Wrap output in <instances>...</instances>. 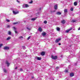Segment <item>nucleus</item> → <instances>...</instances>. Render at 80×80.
I'll list each match as a JSON object with an SVG mask.
<instances>
[{"label": "nucleus", "mask_w": 80, "mask_h": 80, "mask_svg": "<svg viewBox=\"0 0 80 80\" xmlns=\"http://www.w3.org/2000/svg\"><path fill=\"white\" fill-rule=\"evenodd\" d=\"M77 3H78V2H75L74 3V6H77Z\"/></svg>", "instance_id": "obj_15"}, {"label": "nucleus", "mask_w": 80, "mask_h": 80, "mask_svg": "<svg viewBox=\"0 0 80 80\" xmlns=\"http://www.w3.org/2000/svg\"><path fill=\"white\" fill-rule=\"evenodd\" d=\"M38 30L39 31V32H42V28L39 27L38 28Z\"/></svg>", "instance_id": "obj_10"}, {"label": "nucleus", "mask_w": 80, "mask_h": 80, "mask_svg": "<svg viewBox=\"0 0 80 80\" xmlns=\"http://www.w3.org/2000/svg\"><path fill=\"white\" fill-rule=\"evenodd\" d=\"M70 10H71V11H73V8H71Z\"/></svg>", "instance_id": "obj_28"}, {"label": "nucleus", "mask_w": 80, "mask_h": 80, "mask_svg": "<svg viewBox=\"0 0 80 80\" xmlns=\"http://www.w3.org/2000/svg\"><path fill=\"white\" fill-rule=\"evenodd\" d=\"M13 29H14L15 30L14 32H15V33H18V32H17V31H16V30H17V28H15L14 27H13Z\"/></svg>", "instance_id": "obj_6"}, {"label": "nucleus", "mask_w": 80, "mask_h": 80, "mask_svg": "<svg viewBox=\"0 0 80 80\" xmlns=\"http://www.w3.org/2000/svg\"><path fill=\"white\" fill-rule=\"evenodd\" d=\"M61 40V38H59L58 39H57L56 40L55 42L56 43H58L59 42V41Z\"/></svg>", "instance_id": "obj_4"}, {"label": "nucleus", "mask_w": 80, "mask_h": 80, "mask_svg": "<svg viewBox=\"0 0 80 80\" xmlns=\"http://www.w3.org/2000/svg\"><path fill=\"white\" fill-rule=\"evenodd\" d=\"M41 55H42V56H43V55H45V52H41Z\"/></svg>", "instance_id": "obj_17"}, {"label": "nucleus", "mask_w": 80, "mask_h": 80, "mask_svg": "<svg viewBox=\"0 0 80 80\" xmlns=\"http://www.w3.org/2000/svg\"><path fill=\"white\" fill-rule=\"evenodd\" d=\"M51 58L52 59L55 60L57 58V56H53V55H52Z\"/></svg>", "instance_id": "obj_1"}, {"label": "nucleus", "mask_w": 80, "mask_h": 80, "mask_svg": "<svg viewBox=\"0 0 80 80\" xmlns=\"http://www.w3.org/2000/svg\"><path fill=\"white\" fill-rule=\"evenodd\" d=\"M15 69H17V67H16L15 68Z\"/></svg>", "instance_id": "obj_43"}, {"label": "nucleus", "mask_w": 80, "mask_h": 80, "mask_svg": "<svg viewBox=\"0 0 80 80\" xmlns=\"http://www.w3.org/2000/svg\"><path fill=\"white\" fill-rule=\"evenodd\" d=\"M57 5H58L57 4H56L54 6V8L55 10H57Z\"/></svg>", "instance_id": "obj_11"}, {"label": "nucleus", "mask_w": 80, "mask_h": 80, "mask_svg": "<svg viewBox=\"0 0 80 80\" xmlns=\"http://www.w3.org/2000/svg\"><path fill=\"white\" fill-rule=\"evenodd\" d=\"M3 45L2 44H0V47H2V46Z\"/></svg>", "instance_id": "obj_40"}, {"label": "nucleus", "mask_w": 80, "mask_h": 80, "mask_svg": "<svg viewBox=\"0 0 80 80\" xmlns=\"http://www.w3.org/2000/svg\"><path fill=\"white\" fill-rule=\"evenodd\" d=\"M65 22H66V21H65V20H62L61 21V23H62V24H64L65 23Z\"/></svg>", "instance_id": "obj_8"}, {"label": "nucleus", "mask_w": 80, "mask_h": 80, "mask_svg": "<svg viewBox=\"0 0 80 80\" xmlns=\"http://www.w3.org/2000/svg\"><path fill=\"white\" fill-rule=\"evenodd\" d=\"M29 7V6L28 5L26 4V8H27V7Z\"/></svg>", "instance_id": "obj_25"}, {"label": "nucleus", "mask_w": 80, "mask_h": 80, "mask_svg": "<svg viewBox=\"0 0 80 80\" xmlns=\"http://www.w3.org/2000/svg\"><path fill=\"white\" fill-rule=\"evenodd\" d=\"M22 8H26V4H23L22 6Z\"/></svg>", "instance_id": "obj_22"}, {"label": "nucleus", "mask_w": 80, "mask_h": 80, "mask_svg": "<svg viewBox=\"0 0 80 80\" xmlns=\"http://www.w3.org/2000/svg\"><path fill=\"white\" fill-rule=\"evenodd\" d=\"M72 29H73V28H71L70 29L66 31V33H68V32H69L70 31L72 30Z\"/></svg>", "instance_id": "obj_2"}, {"label": "nucleus", "mask_w": 80, "mask_h": 80, "mask_svg": "<svg viewBox=\"0 0 80 80\" xmlns=\"http://www.w3.org/2000/svg\"><path fill=\"white\" fill-rule=\"evenodd\" d=\"M78 30H80V27L78 28Z\"/></svg>", "instance_id": "obj_41"}, {"label": "nucleus", "mask_w": 80, "mask_h": 80, "mask_svg": "<svg viewBox=\"0 0 80 80\" xmlns=\"http://www.w3.org/2000/svg\"><path fill=\"white\" fill-rule=\"evenodd\" d=\"M58 45H61V43H59Z\"/></svg>", "instance_id": "obj_42"}, {"label": "nucleus", "mask_w": 80, "mask_h": 80, "mask_svg": "<svg viewBox=\"0 0 80 80\" xmlns=\"http://www.w3.org/2000/svg\"><path fill=\"white\" fill-rule=\"evenodd\" d=\"M56 14L57 15H61V14H62V13H61V12H58L56 13Z\"/></svg>", "instance_id": "obj_14"}, {"label": "nucleus", "mask_w": 80, "mask_h": 80, "mask_svg": "<svg viewBox=\"0 0 80 80\" xmlns=\"http://www.w3.org/2000/svg\"><path fill=\"white\" fill-rule=\"evenodd\" d=\"M6 21H7V22H10V20H9V19H6Z\"/></svg>", "instance_id": "obj_31"}, {"label": "nucleus", "mask_w": 80, "mask_h": 80, "mask_svg": "<svg viewBox=\"0 0 80 80\" xmlns=\"http://www.w3.org/2000/svg\"><path fill=\"white\" fill-rule=\"evenodd\" d=\"M10 39H11V37H9L8 38H7V40H10Z\"/></svg>", "instance_id": "obj_21"}, {"label": "nucleus", "mask_w": 80, "mask_h": 80, "mask_svg": "<svg viewBox=\"0 0 80 80\" xmlns=\"http://www.w3.org/2000/svg\"><path fill=\"white\" fill-rule=\"evenodd\" d=\"M12 12L13 13V14H14L15 15H16V14H18L19 13V12H16L15 11H13Z\"/></svg>", "instance_id": "obj_3"}, {"label": "nucleus", "mask_w": 80, "mask_h": 80, "mask_svg": "<svg viewBox=\"0 0 80 80\" xmlns=\"http://www.w3.org/2000/svg\"><path fill=\"white\" fill-rule=\"evenodd\" d=\"M16 1L18 3H20V1H18V0H17Z\"/></svg>", "instance_id": "obj_38"}, {"label": "nucleus", "mask_w": 80, "mask_h": 80, "mask_svg": "<svg viewBox=\"0 0 80 80\" xmlns=\"http://www.w3.org/2000/svg\"><path fill=\"white\" fill-rule=\"evenodd\" d=\"M3 71L4 72V73H7V71L6 69L4 68L3 69Z\"/></svg>", "instance_id": "obj_18"}, {"label": "nucleus", "mask_w": 80, "mask_h": 80, "mask_svg": "<svg viewBox=\"0 0 80 80\" xmlns=\"http://www.w3.org/2000/svg\"><path fill=\"white\" fill-rule=\"evenodd\" d=\"M56 29L58 31H60V28L58 27H57V28H56Z\"/></svg>", "instance_id": "obj_20"}, {"label": "nucleus", "mask_w": 80, "mask_h": 80, "mask_svg": "<svg viewBox=\"0 0 80 80\" xmlns=\"http://www.w3.org/2000/svg\"><path fill=\"white\" fill-rule=\"evenodd\" d=\"M23 37L22 36H20L19 37V38H23Z\"/></svg>", "instance_id": "obj_34"}, {"label": "nucleus", "mask_w": 80, "mask_h": 80, "mask_svg": "<svg viewBox=\"0 0 80 80\" xmlns=\"http://www.w3.org/2000/svg\"><path fill=\"white\" fill-rule=\"evenodd\" d=\"M8 35H11V32L10 31H9L8 32Z\"/></svg>", "instance_id": "obj_27"}, {"label": "nucleus", "mask_w": 80, "mask_h": 80, "mask_svg": "<svg viewBox=\"0 0 80 80\" xmlns=\"http://www.w3.org/2000/svg\"><path fill=\"white\" fill-rule=\"evenodd\" d=\"M10 26L9 25H8L7 26L8 28H10Z\"/></svg>", "instance_id": "obj_37"}, {"label": "nucleus", "mask_w": 80, "mask_h": 80, "mask_svg": "<svg viewBox=\"0 0 80 80\" xmlns=\"http://www.w3.org/2000/svg\"><path fill=\"white\" fill-rule=\"evenodd\" d=\"M59 68V67H56V69H58Z\"/></svg>", "instance_id": "obj_39"}, {"label": "nucleus", "mask_w": 80, "mask_h": 80, "mask_svg": "<svg viewBox=\"0 0 80 80\" xmlns=\"http://www.w3.org/2000/svg\"><path fill=\"white\" fill-rule=\"evenodd\" d=\"M22 48H23V49L24 50L26 49V48H25V47H23Z\"/></svg>", "instance_id": "obj_32"}, {"label": "nucleus", "mask_w": 80, "mask_h": 80, "mask_svg": "<svg viewBox=\"0 0 80 80\" xmlns=\"http://www.w3.org/2000/svg\"><path fill=\"white\" fill-rule=\"evenodd\" d=\"M37 19V18H32L31 19V20H32V21H35V20Z\"/></svg>", "instance_id": "obj_19"}, {"label": "nucleus", "mask_w": 80, "mask_h": 80, "mask_svg": "<svg viewBox=\"0 0 80 80\" xmlns=\"http://www.w3.org/2000/svg\"><path fill=\"white\" fill-rule=\"evenodd\" d=\"M6 64H7L8 67V66H9V65H10V63H9V62H8L7 61H6Z\"/></svg>", "instance_id": "obj_5"}, {"label": "nucleus", "mask_w": 80, "mask_h": 80, "mask_svg": "<svg viewBox=\"0 0 80 80\" xmlns=\"http://www.w3.org/2000/svg\"><path fill=\"white\" fill-rule=\"evenodd\" d=\"M71 55H72V56H73V57H75V54L71 53Z\"/></svg>", "instance_id": "obj_24"}, {"label": "nucleus", "mask_w": 80, "mask_h": 80, "mask_svg": "<svg viewBox=\"0 0 80 80\" xmlns=\"http://www.w3.org/2000/svg\"><path fill=\"white\" fill-rule=\"evenodd\" d=\"M64 72H65V73H67V72H68V70H67V69Z\"/></svg>", "instance_id": "obj_29"}, {"label": "nucleus", "mask_w": 80, "mask_h": 80, "mask_svg": "<svg viewBox=\"0 0 80 80\" xmlns=\"http://www.w3.org/2000/svg\"><path fill=\"white\" fill-rule=\"evenodd\" d=\"M70 77H73V76H74V73L73 72L70 73Z\"/></svg>", "instance_id": "obj_7"}, {"label": "nucleus", "mask_w": 80, "mask_h": 80, "mask_svg": "<svg viewBox=\"0 0 80 80\" xmlns=\"http://www.w3.org/2000/svg\"><path fill=\"white\" fill-rule=\"evenodd\" d=\"M44 23H47V21H44Z\"/></svg>", "instance_id": "obj_30"}, {"label": "nucleus", "mask_w": 80, "mask_h": 80, "mask_svg": "<svg viewBox=\"0 0 80 80\" xmlns=\"http://www.w3.org/2000/svg\"><path fill=\"white\" fill-rule=\"evenodd\" d=\"M4 50H8L9 49V48L8 47H4Z\"/></svg>", "instance_id": "obj_13"}, {"label": "nucleus", "mask_w": 80, "mask_h": 80, "mask_svg": "<svg viewBox=\"0 0 80 80\" xmlns=\"http://www.w3.org/2000/svg\"><path fill=\"white\" fill-rule=\"evenodd\" d=\"M17 22H14L13 23V24H14V25H15L17 24Z\"/></svg>", "instance_id": "obj_36"}, {"label": "nucleus", "mask_w": 80, "mask_h": 80, "mask_svg": "<svg viewBox=\"0 0 80 80\" xmlns=\"http://www.w3.org/2000/svg\"><path fill=\"white\" fill-rule=\"evenodd\" d=\"M32 78H33V77H32Z\"/></svg>", "instance_id": "obj_45"}, {"label": "nucleus", "mask_w": 80, "mask_h": 80, "mask_svg": "<svg viewBox=\"0 0 80 80\" xmlns=\"http://www.w3.org/2000/svg\"><path fill=\"white\" fill-rule=\"evenodd\" d=\"M33 3V1L32 0H31V1L29 2V3Z\"/></svg>", "instance_id": "obj_26"}, {"label": "nucleus", "mask_w": 80, "mask_h": 80, "mask_svg": "<svg viewBox=\"0 0 80 80\" xmlns=\"http://www.w3.org/2000/svg\"><path fill=\"white\" fill-rule=\"evenodd\" d=\"M30 37L29 36V37L28 38V40H29V39H30Z\"/></svg>", "instance_id": "obj_35"}, {"label": "nucleus", "mask_w": 80, "mask_h": 80, "mask_svg": "<svg viewBox=\"0 0 80 80\" xmlns=\"http://www.w3.org/2000/svg\"><path fill=\"white\" fill-rule=\"evenodd\" d=\"M20 72H23V69L22 68H21L20 70Z\"/></svg>", "instance_id": "obj_33"}, {"label": "nucleus", "mask_w": 80, "mask_h": 80, "mask_svg": "<svg viewBox=\"0 0 80 80\" xmlns=\"http://www.w3.org/2000/svg\"><path fill=\"white\" fill-rule=\"evenodd\" d=\"M68 12V10L67 9H64V13H67Z\"/></svg>", "instance_id": "obj_9"}, {"label": "nucleus", "mask_w": 80, "mask_h": 80, "mask_svg": "<svg viewBox=\"0 0 80 80\" xmlns=\"http://www.w3.org/2000/svg\"><path fill=\"white\" fill-rule=\"evenodd\" d=\"M73 22H75V21H74V20H73Z\"/></svg>", "instance_id": "obj_44"}, {"label": "nucleus", "mask_w": 80, "mask_h": 80, "mask_svg": "<svg viewBox=\"0 0 80 80\" xmlns=\"http://www.w3.org/2000/svg\"><path fill=\"white\" fill-rule=\"evenodd\" d=\"M37 58V59L38 60H41L42 59V58L40 57H37V58Z\"/></svg>", "instance_id": "obj_12"}, {"label": "nucleus", "mask_w": 80, "mask_h": 80, "mask_svg": "<svg viewBox=\"0 0 80 80\" xmlns=\"http://www.w3.org/2000/svg\"><path fill=\"white\" fill-rule=\"evenodd\" d=\"M67 80H68V79H67Z\"/></svg>", "instance_id": "obj_46"}, {"label": "nucleus", "mask_w": 80, "mask_h": 80, "mask_svg": "<svg viewBox=\"0 0 80 80\" xmlns=\"http://www.w3.org/2000/svg\"><path fill=\"white\" fill-rule=\"evenodd\" d=\"M46 35V33L45 32H43L42 33V35L43 36H45Z\"/></svg>", "instance_id": "obj_23"}, {"label": "nucleus", "mask_w": 80, "mask_h": 80, "mask_svg": "<svg viewBox=\"0 0 80 80\" xmlns=\"http://www.w3.org/2000/svg\"><path fill=\"white\" fill-rule=\"evenodd\" d=\"M27 29L28 30H31L32 28L30 27H28L27 28Z\"/></svg>", "instance_id": "obj_16"}]
</instances>
